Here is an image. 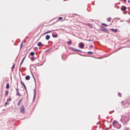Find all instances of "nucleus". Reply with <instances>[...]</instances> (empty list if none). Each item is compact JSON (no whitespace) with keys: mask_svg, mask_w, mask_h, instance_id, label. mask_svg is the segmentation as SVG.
<instances>
[{"mask_svg":"<svg viewBox=\"0 0 130 130\" xmlns=\"http://www.w3.org/2000/svg\"><path fill=\"white\" fill-rule=\"evenodd\" d=\"M112 124L114 126V127H116V128H120L121 127V125L118 123V122L117 121L114 120Z\"/></svg>","mask_w":130,"mask_h":130,"instance_id":"f257e3e1","label":"nucleus"},{"mask_svg":"<svg viewBox=\"0 0 130 130\" xmlns=\"http://www.w3.org/2000/svg\"><path fill=\"white\" fill-rule=\"evenodd\" d=\"M120 121H121V122H122L123 123L124 122H127V121H128V118L125 116H123L121 118Z\"/></svg>","mask_w":130,"mask_h":130,"instance_id":"f03ea898","label":"nucleus"},{"mask_svg":"<svg viewBox=\"0 0 130 130\" xmlns=\"http://www.w3.org/2000/svg\"><path fill=\"white\" fill-rule=\"evenodd\" d=\"M100 30L101 31H103V32H105L106 33H109V31H108V29L107 28L104 27H101Z\"/></svg>","mask_w":130,"mask_h":130,"instance_id":"7ed1b4c3","label":"nucleus"},{"mask_svg":"<svg viewBox=\"0 0 130 130\" xmlns=\"http://www.w3.org/2000/svg\"><path fill=\"white\" fill-rule=\"evenodd\" d=\"M20 110L22 113H25V107H24V106H21Z\"/></svg>","mask_w":130,"mask_h":130,"instance_id":"20e7f679","label":"nucleus"},{"mask_svg":"<svg viewBox=\"0 0 130 130\" xmlns=\"http://www.w3.org/2000/svg\"><path fill=\"white\" fill-rule=\"evenodd\" d=\"M16 92H17V96H19L20 97V96H22V94H21V93H20V92H19V90H18V88H17L16 89Z\"/></svg>","mask_w":130,"mask_h":130,"instance_id":"39448f33","label":"nucleus"},{"mask_svg":"<svg viewBox=\"0 0 130 130\" xmlns=\"http://www.w3.org/2000/svg\"><path fill=\"white\" fill-rule=\"evenodd\" d=\"M34 100L36 98V89H35L34 90Z\"/></svg>","mask_w":130,"mask_h":130,"instance_id":"423d86ee","label":"nucleus"},{"mask_svg":"<svg viewBox=\"0 0 130 130\" xmlns=\"http://www.w3.org/2000/svg\"><path fill=\"white\" fill-rule=\"evenodd\" d=\"M80 48H83L84 46H85V45L83 43H81L80 45H79Z\"/></svg>","mask_w":130,"mask_h":130,"instance_id":"0eeeda50","label":"nucleus"},{"mask_svg":"<svg viewBox=\"0 0 130 130\" xmlns=\"http://www.w3.org/2000/svg\"><path fill=\"white\" fill-rule=\"evenodd\" d=\"M121 10L122 11H125L126 10V7L123 6V7H121Z\"/></svg>","mask_w":130,"mask_h":130,"instance_id":"6e6552de","label":"nucleus"},{"mask_svg":"<svg viewBox=\"0 0 130 130\" xmlns=\"http://www.w3.org/2000/svg\"><path fill=\"white\" fill-rule=\"evenodd\" d=\"M111 30L112 31V32H114L115 33L117 32V29L111 28Z\"/></svg>","mask_w":130,"mask_h":130,"instance_id":"1a4fd4ad","label":"nucleus"},{"mask_svg":"<svg viewBox=\"0 0 130 130\" xmlns=\"http://www.w3.org/2000/svg\"><path fill=\"white\" fill-rule=\"evenodd\" d=\"M49 39H50V36L47 35L46 36V40H49Z\"/></svg>","mask_w":130,"mask_h":130,"instance_id":"9d476101","label":"nucleus"},{"mask_svg":"<svg viewBox=\"0 0 130 130\" xmlns=\"http://www.w3.org/2000/svg\"><path fill=\"white\" fill-rule=\"evenodd\" d=\"M25 80H26V81H29V80H30V76L27 75L25 77Z\"/></svg>","mask_w":130,"mask_h":130,"instance_id":"9b49d317","label":"nucleus"},{"mask_svg":"<svg viewBox=\"0 0 130 130\" xmlns=\"http://www.w3.org/2000/svg\"><path fill=\"white\" fill-rule=\"evenodd\" d=\"M70 49H71V50H72V51H75V52L77 50V49H76L75 48H73V47L70 48Z\"/></svg>","mask_w":130,"mask_h":130,"instance_id":"f8f14e48","label":"nucleus"},{"mask_svg":"<svg viewBox=\"0 0 130 130\" xmlns=\"http://www.w3.org/2000/svg\"><path fill=\"white\" fill-rule=\"evenodd\" d=\"M22 101H23V99H21L18 103L17 106H19V105H20V104H21V102H22Z\"/></svg>","mask_w":130,"mask_h":130,"instance_id":"ddd939ff","label":"nucleus"},{"mask_svg":"<svg viewBox=\"0 0 130 130\" xmlns=\"http://www.w3.org/2000/svg\"><path fill=\"white\" fill-rule=\"evenodd\" d=\"M53 31L52 30H49L48 31H46V32L44 33V34H48V33H52Z\"/></svg>","mask_w":130,"mask_h":130,"instance_id":"4468645a","label":"nucleus"},{"mask_svg":"<svg viewBox=\"0 0 130 130\" xmlns=\"http://www.w3.org/2000/svg\"><path fill=\"white\" fill-rule=\"evenodd\" d=\"M41 45L42 46H43V44H42V43H41V42H39L38 43V46H41Z\"/></svg>","mask_w":130,"mask_h":130,"instance_id":"2eb2a0df","label":"nucleus"},{"mask_svg":"<svg viewBox=\"0 0 130 130\" xmlns=\"http://www.w3.org/2000/svg\"><path fill=\"white\" fill-rule=\"evenodd\" d=\"M76 52H83V51H82V50H80V49H76Z\"/></svg>","mask_w":130,"mask_h":130,"instance_id":"dca6fc26","label":"nucleus"},{"mask_svg":"<svg viewBox=\"0 0 130 130\" xmlns=\"http://www.w3.org/2000/svg\"><path fill=\"white\" fill-rule=\"evenodd\" d=\"M30 55H31V56H34V55H35V53L34 52H31Z\"/></svg>","mask_w":130,"mask_h":130,"instance_id":"f3484780","label":"nucleus"},{"mask_svg":"<svg viewBox=\"0 0 130 130\" xmlns=\"http://www.w3.org/2000/svg\"><path fill=\"white\" fill-rule=\"evenodd\" d=\"M6 89H10V84L9 83L6 85Z\"/></svg>","mask_w":130,"mask_h":130,"instance_id":"a211bd4d","label":"nucleus"},{"mask_svg":"<svg viewBox=\"0 0 130 130\" xmlns=\"http://www.w3.org/2000/svg\"><path fill=\"white\" fill-rule=\"evenodd\" d=\"M87 53H88V54H94V52H92V51H88V52H87Z\"/></svg>","mask_w":130,"mask_h":130,"instance_id":"6ab92c4d","label":"nucleus"},{"mask_svg":"<svg viewBox=\"0 0 130 130\" xmlns=\"http://www.w3.org/2000/svg\"><path fill=\"white\" fill-rule=\"evenodd\" d=\"M111 20V17H109L107 19V21L108 22H111V21H110Z\"/></svg>","mask_w":130,"mask_h":130,"instance_id":"aec40b11","label":"nucleus"},{"mask_svg":"<svg viewBox=\"0 0 130 130\" xmlns=\"http://www.w3.org/2000/svg\"><path fill=\"white\" fill-rule=\"evenodd\" d=\"M87 26H89V27H90V28H92V24H90V23H87Z\"/></svg>","mask_w":130,"mask_h":130,"instance_id":"412c9836","label":"nucleus"},{"mask_svg":"<svg viewBox=\"0 0 130 130\" xmlns=\"http://www.w3.org/2000/svg\"><path fill=\"white\" fill-rule=\"evenodd\" d=\"M52 37L54 38H57V35H52Z\"/></svg>","mask_w":130,"mask_h":130,"instance_id":"4be33fe9","label":"nucleus"},{"mask_svg":"<svg viewBox=\"0 0 130 130\" xmlns=\"http://www.w3.org/2000/svg\"><path fill=\"white\" fill-rule=\"evenodd\" d=\"M21 84L22 86H23V87L26 86V85H25V83H24V82H21Z\"/></svg>","mask_w":130,"mask_h":130,"instance_id":"5701e85b","label":"nucleus"},{"mask_svg":"<svg viewBox=\"0 0 130 130\" xmlns=\"http://www.w3.org/2000/svg\"><path fill=\"white\" fill-rule=\"evenodd\" d=\"M68 45H71V44H72V41H70L68 42Z\"/></svg>","mask_w":130,"mask_h":130,"instance_id":"b1692460","label":"nucleus"},{"mask_svg":"<svg viewBox=\"0 0 130 130\" xmlns=\"http://www.w3.org/2000/svg\"><path fill=\"white\" fill-rule=\"evenodd\" d=\"M102 25H103L104 26H105V27H107V26H108V25H107L105 23H102Z\"/></svg>","mask_w":130,"mask_h":130,"instance_id":"393cba45","label":"nucleus"},{"mask_svg":"<svg viewBox=\"0 0 130 130\" xmlns=\"http://www.w3.org/2000/svg\"><path fill=\"white\" fill-rule=\"evenodd\" d=\"M25 58H26V56H24V57L22 59V62H24V60H25Z\"/></svg>","mask_w":130,"mask_h":130,"instance_id":"a878e982","label":"nucleus"},{"mask_svg":"<svg viewBox=\"0 0 130 130\" xmlns=\"http://www.w3.org/2000/svg\"><path fill=\"white\" fill-rule=\"evenodd\" d=\"M6 95H9V90H7L6 92Z\"/></svg>","mask_w":130,"mask_h":130,"instance_id":"bb28decb","label":"nucleus"},{"mask_svg":"<svg viewBox=\"0 0 130 130\" xmlns=\"http://www.w3.org/2000/svg\"><path fill=\"white\" fill-rule=\"evenodd\" d=\"M58 20H62V17H59L58 19Z\"/></svg>","mask_w":130,"mask_h":130,"instance_id":"cd10ccee","label":"nucleus"},{"mask_svg":"<svg viewBox=\"0 0 130 130\" xmlns=\"http://www.w3.org/2000/svg\"><path fill=\"white\" fill-rule=\"evenodd\" d=\"M23 47V43H22L20 45V48H22Z\"/></svg>","mask_w":130,"mask_h":130,"instance_id":"c85d7f7f","label":"nucleus"},{"mask_svg":"<svg viewBox=\"0 0 130 130\" xmlns=\"http://www.w3.org/2000/svg\"><path fill=\"white\" fill-rule=\"evenodd\" d=\"M31 61H33L34 60V57H31Z\"/></svg>","mask_w":130,"mask_h":130,"instance_id":"c756f323","label":"nucleus"},{"mask_svg":"<svg viewBox=\"0 0 130 130\" xmlns=\"http://www.w3.org/2000/svg\"><path fill=\"white\" fill-rule=\"evenodd\" d=\"M23 62H22V61H21V63H20V68H21V66H22V64H23Z\"/></svg>","mask_w":130,"mask_h":130,"instance_id":"7c9ffc66","label":"nucleus"},{"mask_svg":"<svg viewBox=\"0 0 130 130\" xmlns=\"http://www.w3.org/2000/svg\"><path fill=\"white\" fill-rule=\"evenodd\" d=\"M13 69H15V65H13L12 67V70H13Z\"/></svg>","mask_w":130,"mask_h":130,"instance_id":"2f4dec72","label":"nucleus"},{"mask_svg":"<svg viewBox=\"0 0 130 130\" xmlns=\"http://www.w3.org/2000/svg\"><path fill=\"white\" fill-rule=\"evenodd\" d=\"M124 130H130V129H129V128L126 127V128H125Z\"/></svg>","mask_w":130,"mask_h":130,"instance_id":"473e14b6","label":"nucleus"},{"mask_svg":"<svg viewBox=\"0 0 130 130\" xmlns=\"http://www.w3.org/2000/svg\"><path fill=\"white\" fill-rule=\"evenodd\" d=\"M8 104H9V103H8V102H7L5 103V105H8Z\"/></svg>","mask_w":130,"mask_h":130,"instance_id":"72a5a7b5","label":"nucleus"},{"mask_svg":"<svg viewBox=\"0 0 130 130\" xmlns=\"http://www.w3.org/2000/svg\"><path fill=\"white\" fill-rule=\"evenodd\" d=\"M7 101H11V99H7Z\"/></svg>","mask_w":130,"mask_h":130,"instance_id":"f704fd0d","label":"nucleus"},{"mask_svg":"<svg viewBox=\"0 0 130 130\" xmlns=\"http://www.w3.org/2000/svg\"><path fill=\"white\" fill-rule=\"evenodd\" d=\"M24 88H25L26 91H27V87L26 86H24Z\"/></svg>","mask_w":130,"mask_h":130,"instance_id":"c9c22d12","label":"nucleus"},{"mask_svg":"<svg viewBox=\"0 0 130 130\" xmlns=\"http://www.w3.org/2000/svg\"><path fill=\"white\" fill-rule=\"evenodd\" d=\"M119 95H121V93H120V92L118 93V95L119 96Z\"/></svg>","mask_w":130,"mask_h":130,"instance_id":"e433bc0d","label":"nucleus"},{"mask_svg":"<svg viewBox=\"0 0 130 130\" xmlns=\"http://www.w3.org/2000/svg\"><path fill=\"white\" fill-rule=\"evenodd\" d=\"M89 47L92 48L93 47V46H90Z\"/></svg>","mask_w":130,"mask_h":130,"instance_id":"4c0bfd02","label":"nucleus"},{"mask_svg":"<svg viewBox=\"0 0 130 130\" xmlns=\"http://www.w3.org/2000/svg\"><path fill=\"white\" fill-rule=\"evenodd\" d=\"M120 22H123V20H120Z\"/></svg>","mask_w":130,"mask_h":130,"instance_id":"58836bf2","label":"nucleus"},{"mask_svg":"<svg viewBox=\"0 0 130 130\" xmlns=\"http://www.w3.org/2000/svg\"><path fill=\"white\" fill-rule=\"evenodd\" d=\"M128 3H130L129 0H128Z\"/></svg>","mask_w":130,"mask_h":130,"instance_id":"ea45409f","label":"nucleus"},{"mask_svg":"<svg viewBox=\"0 0 130 130\" xmlns=\"http://www.w3.org/2000/svg\"><path fill=\"white\" fill-rule=\"evenodd\" d=\"M121 103H123V101H122Z\"/></svg>","mask_w":130,"mask_h":130,"instance_id":"a19ab883","label":"nucleus"},{"mask_svg":"<svg viewBox=\"0 0 130 130\" xmlns=\"http://www.w3.org/2000/svg\"><path fill=\"white\" fill-rule=\"evenodd\" d=\"M87 41H90V40H88Z\"/></svg>","mask_w":130,"mask_h":130,"instance_id":"79ce46f5","label":"nucleus"},{"mask_svg":"<svg viewBox=\"0 0 130 130\" xmlns=\"http://www.w3.org/2000/svg\"><path fill=\"white\" fill-rule=\"evenodd\" d=\"M118 19V20H119V18H117Z\"/></svg>","mask_w":130,"mask_h":130,"instance_id":"37998d69","label":"nucleus"},{"mask_svg":"<svg viewBox=\"0 0 130 130\" xmlns=\"http://www.w3.org/2000/svg\"><path fill=\"white\" fill-rule=\"evenodd\" d=\"M62 58H63V57L62 56Z\"/></svg>","mask_w":130,"mask_h":130,"instance_id":"c03bdc74","label":"nucleus"},{"mask_svg":"<svg viewBox=\"0 0 130 130\" xmlns=\"http://www.w3.org/2000/svg\"><path fill=\"white\" fill-rule=\"evenodd\" d=\"M80 55H82V54H80Z\"/></svg>","mask_w":130,"mask_h":130,"instance_id":"a18cd8bd","label":"nucleus"},{"mask_svg":"<svg viewBox=\"0 0 130 130\" xmlns=\"http://www.w3.org/2000/svg\"><path fill=\"white\" fill-rule=\"evenodd\" d=\"M34 79H35V78H34Z\"/></svg>","mask_w":130,"mask_h":130,"instance_id":"49530a36","label":"nucleus"}]
</instances>
